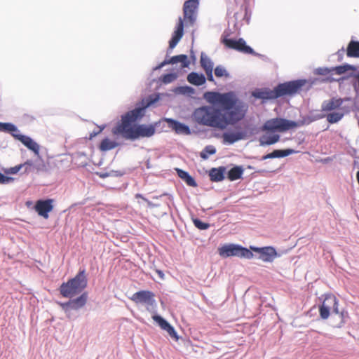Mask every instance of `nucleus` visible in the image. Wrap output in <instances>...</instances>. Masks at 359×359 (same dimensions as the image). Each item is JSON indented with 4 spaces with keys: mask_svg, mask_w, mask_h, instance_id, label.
<instances>
[{
    "mask_svg": "<svg viewBox=\"0 0 359 359\" xmlns=\"http://www.w3.org/2000/svg\"><path fill=\"white\" fill-rule=\"evenodd\" d=\"M87 285L88 279L86 270L83 269H80L74 278H69L60 285L58 291L60 295L69 299L65 302H57V304L68 318L70 317L72 311H79L86 304L88 294L83 291Z\"/></svg>",
    "mask_w": 359,
    "mask_h": 359,
    "instance_id": "1",
    "label": "nucleus"
},
{
    "mask_svg": "<svg viewBox=\"0 0 359 359\" xmlns=\"http://www.w3.org/2000/svg\"><path fill=\"white\" fill-rule=\"evenodd\" d=\"M218 107L220 112L222 130L229 126H235L241 121L248 111V105L238 99L234 92L230 91L222 94Z\"/></svg>",
    "mask_w": 359,
    "mask_h": 359,
    "instance_id": "2",
    "label": "nucleus"
},
{
    "mask_svg": "<svg viewBox=\"0 0 359 359\" xmlns=\"http://www.w3.org/2000/svg\"><path fill=\"white\" fill-rule=\"evenodd\" d=\"M323 297V300L318 306L320 317L323 320H326L330 316L332 321L339 317L340 318L339 322H333L332 327L335 328L342 327L350 319L348 311L344 308L339 309V300L334 294H325L320 299L321 300Z\"/></svg>",
    "mask_w": 359,
    "mask_h": 359,
    "instance_id": "3",
    "label": "nucleus"
},
{
    "mask_svg": "<svg viewBox=\"0 0 359 359\" xmlns=\"http://www.w3.org/2000/svg\"><path fill=\"white\" fill-rule=\"evenodd\" d=\"M219 111L218 104L216 107L201 106L194 111L193 118L201 126L222 130Z\"/></svg>",
    "mask_w": 359,
    "mask_h": 359,
    "instance_id": "4",
    "label": "nucleus"
},
{
    "mask_svg": "<svg viewBox=\"0 0 359 359\" xmlns=\"http://www.w3.org/2000/svg\"><path fill=\"white\" fill-rule=\"evenodd\" d=\"M146 114V109L143 107V102H137L134 109L129 110L121 116V121L112 128V133L114 135H121L128 132L134 123L140 121Z\"/></svg>",
    "mask_w": 359,
    "mask_h": 359,
    "instance_id": "5",
    "label": "nucleus"
},
{
    "mask_svg": "<svg viewBox=\"0 0 359 359\" xmlns=\"http://www.w3.org/2000/svg\"><path fill=\"white\" fill-rule=\"evenodd\" d=\"M146 114V109L143 107V102H137L134 109L129 110L121 116V121L112 128V133L114 135H121L128 132L134 123L140 121Z\"/></svg>",
    "mask_w": 359,
    "mask_h": 359,
    "instance_id": "6",
    "label": "nucleus"
},
{
    "mask_svg": "<svg viewBox=\"0 0 359 359\" xmlns=\"http://www.w3.org/2000/svg\"><path fill=\"white\" fill-rule=\"evenodd\" d=\"M314 81L309 82L307 79H300L280 83L276 87L278 98L285 96H294L299 93L304 87L308 91L314 84Z\"/></svg>",
    "mask_w": 359,
    "mask_h": 359,
    "instance_id": "7",
    "label": "nucleus"
},
{
    "mask_svg": "<svg viewBox=\"0 0 359 359\" xmlns=\"http://www.w3.org/2000/svg\"><path fill=\"white\" fill-rule=\"evenodd\" d=\"M162 124L161 120L154 122L151 124H140L134 123L132 128H129L128 132L121 135L126 140L132 141L139 140L140 138L151 137L156 133V128Z\"/></svg>",
    "mask_w": 359,
    "mask_h": 359,
    "instance_id": "8",
    "label": "nucleus"
},
{
    "mask_svg": "<svg viewBox=\"0 0 359 359\" xmlns=\"http://www.w3.org/2000/svg\"><path fill=\"white\" fill-rule=\"evenodd\" d=\"M219 255L224 259L236 257L241 259H251L254 257V254L251 250L240 244L225 243L218 248Z\"/></svg>",
    "mask_w": 359,
    "mask_h": 359,
    "instance_id": "9",
    "label": "nucleus"
},
{
    "mask_svg": "<svg viewBox=\"0 0 359 359\" xmlns=\"http://www.w3.org/2000/svg\"><path fill=\"white\" fill-rule=\"evenodd\" d=\"M297 128L295 121L288 120L284 118L276 117L265 121L261 127V130L270 133H284Z\"/></svg>",
    "mask_w": 359,
    "mask_h": 359,
    "instance_id": "10",
    "label": "nucleus"
},
{
    "mask_svg": "<svg viewBox=\"0 0 359 359\" xmlns=\"http://www.w3.org/2000/svg\"><path fill=\"white\" fill-rule=\"evenodd\" d=\"M233 18H234V20H232V23L233 25V29L228 27L224 31L221 36V42L225 46L226 43L229 44L231 39H232L231 38H229V36L231 35L236 30L238 29L242 25V24L238 25L239 20H245L248 24L249 23L250 15L248 13V6L243 4L241 6V13L236 12L233 14Z\"/></svg>",
    "mask_w": 359,
    "mask_h": 359,
    "instance_id": "11",
    "label": "nucleus"
},
{
    "mask_svg": "<svg viewBox=\"0 0 359 359\" xmlns=\"http://www.w3.org/2000/svg\"><path fill=\"white\" fill-rule=\"evenodd\" d=\"M249 249L254 254V257L264 262L271 263L277 257H280L276 249L273 246L257 247L250 245Z\"/></svg>",
    "mask_w": 359,
    "mask_h": 359,
    "instance_id": "12",
    "label": "nucleus"
},
{
    "mask_svg": "<svg viewBox=\"0 0 359 359\" xmlns=\"http://www.w3.org/2000/svg\"><path fill=\"white\" fill-rule=\"evenodd\" d=\"M155 294L149 290H140L135 292L130 299L136 304L147 305V310L151 313H156V302Z\"/></svg>",
    "mask_w": 359,
    "mask_h": 359,
    "instance_id": "13",
    "label": "nucleus"
},
{
    "mask_svg": "<svg viewBox=\"0 0 359 359\" xmlns=\"http://www.w3.org/2000/svg\"><path fill=\"white\" fill-rule=\"evenodd\" d=\"M248 134L246 128L235 125L233 130H226L222 133V144L224 145L233 144L238 141L245 140L248 137Z\"/></svg>",
    "mask_w": 359,
    "mask_h": 359,
    "instance_id": "14",
    "label": "nucleus"
},
{
    "mask_svg": "<svg viewBox=\"0 0 359 359\" xmlns=\"http://www.w3.org/2000/svg\"><path fill=\"white\" fill-rule=\"evenodd\" d=\"M54 200L52 198H41L35 202L34 210L44 219L49 217V212L53 210Z\"/></svg>",
    "mask_w": 359,
    "mask_h": 359,
    "instance_id": "15",
    "label": "nucleus"
},
{
    "mask_svg": "<svg viewBox=\"0 0 359 359\" xmlns=\"http://www.w3.org/2000/svg\"><path fill=\"white\" fill-rule=\"evenodd\" d=\"M177 63H180L181 67L183 69L189 67L190 65V61L189 60L188 56L185 54L174 55L170 57L169 59H165L160 64H158L156 67H154L152 68V71L154 72L156 70H159L167 65H174Z\"/></svg>",
    "mask_w": 359,
    "mask_h": 359,
    "instance_id": "16",
    "label": "nucleus"
},
{
    "mask_svg": "<svg viewBox=\"0 0 359 359\" xmlns=\"http://www.w3.org/2000/svg\"><path fill=\"white\" fill-rule=\"evenodd\" d=\"M162 123H168V126L177 135H189L191 134L189 126L172 118H163L161 119Z\"/></svg>",
    "mask_w": 359,
    "mask_h": 359,
    "instance_id": "17",
    "label": "nucleus"
},
{
    "mask_svg": "<svg viewBox=\"0 0 359 359\" xmlns=\"http://www.w3.org/2000/svg\"><path fill=\"white\" fill-rule=\"evenodd\" d=\"M198 6V0H187L183 6L184 18L187 20L190 25H193L196 20V11Z\"/></svg>",
    "mask_w": 359,
    "mask_h": 359,
    "instance_id": "18",
    "label": "nucleus"
},
{
    "mask_svg": "<svg viewBox=\"0 0 359 359\" xmlns=\"http://www.w3.org/2000/svg\"><path fill=\"white\" fill-rule=\"evenodd\" d=\"M252 95L256 99L262 100L263 103L268 100L278 98L276 86L273 89L269 88H257L252 92Z\"/></svg>",
    "mask_w": 359,
    "mask_h": 359,
    "instance_id": "19",
    "label": "nucleus"
},
{
    "mask_svg": "<svg viewBox=\"0 0 359 359\" xmlns=\"http://www.w3.org/2000/svg\"><path fill=\"white\" fill-rule=\"evenodd\" d=\"M152 319L158 325V326L163 330L166 331L169 336L175 341L179 339V336L175 330L174 327L163 317L155 313L152 316Z\"/></svg>",
    "mask_w": 359,
    "mask_h": 359,
    "instance_id": "20",
    "label": "nucleus"
},
{
    "mask_svg": "<svg viewBox=\"0 0 359 359\" xmlns=\"http://www.w3.org/2000/svg\"><path fill=\"white\" fill-rule=\"evenodd\" d=\"M229 42V44L226 43V46L229 48L234 49L245 54H257V52L252 47L247 45L243 38L231 39Z\"/></svg>",
    "mask_w": 359,
    "mask_h": 359,
    "instance_id": "21",
    "label": "nucleus"
},
{
    "mask_svg": "<svg viewBox=\"0 0 359 359\" xmlns=\"http://www.w3.org/2000/svg\"><path fill=\"white\" fill-rule=\"evenodd\" d=\"M184 34V22L183 20L180 18L179 22L175 27V29L172 34V36L169 41V47L167 50V53H169L170 50H172L181 40Z\"/></svg>",
    "mask_w": 359,
    "mask_h": 359,
    "instance_id": "22",
    "label": "nucleus"
},
{
    "mask_svg": "<svg viewBox=\"0 0 359 359\" xmlns=\"http://www.w3.org/2000/svg\"><path fill=\"white\" fill-rule=\"evenodd\" d=\"M346 101H351V98L348 97L344 98L332 97L329 100H325L321 105L322 111H330L340 109L343 103Z\"/></svg>",
    "mask_w": 359,
    "mask_h": 359,
    "instance_id": "23",
    "label": "nucleus"
},
{
    "mask_svg": "<svg viewBox=\"0 0 359 359\" xmlns=\"http://www.w3.org/2000/svg\"><path fill=\"white\" fill-rule=\"evenodd\" d=\"M324 117H325V115L322 114L320 111L311 110L309 114L306 116H303L302 119L297 121H295L297 128L309 125L316 121L323 118Z\"/></svg>",
    "mask_w": 359,
    "mask_h": 359,
    "instance_id": "24",
    "label": "nucleus"
},
{
    "mask_svg": "<svg viewBox=\"0 0 359 359\" xmlns=\"http://www.w3.org/2000/svg\"><path fill=\"white\" fill-rule=\"evenodd\" d=\"M298 151L293 149H274L272 152L263 155L260 161H265L271 158H280L287 157L291 154H297Z\"/></svg>",
    "mask_w": 359,
    "mask_h": 359,
    "instance_id": "25",
    "label": "nucleus"
},
{
    "mask_svg": "<svg viewBox=\"0 0 359 359\" xmlns=\"http://www.w3.org/2000/svg\"><path fill=\"white\" fill-rule=\"evenodd\" d=\"M0 132L10 134L18 141L24 135L20 133V130L14 123L10 122H0Z\"/></svg>",
    "mask_w": 359,
    "mask_h": 359,
    "instance_id": "26",
    "label": "nucleus"
},
{
    "mask_svg": "<svg viewBox=\"0 0 359 359\" xmlns=\"http://www.w3.org/2000/svg\"><path fill=\"white\" fill-rule=\"evenodd\" d=\"M313 74L316 75L325 76V77L322 79L321 82L323 83H332L334 81H339L341 79H335L333 77L332 67H318L314 69Z\"/></svg>",
    "mask_w": 359,
    "mask_h": 359,
    "instance_id": "27",
    "label": "nucleus"
},
{
    "mask_svg": "<svg viewBox=\"0 0 359 359\" xmlns=\"http://www.w3.org/2000/svg\"><path fill=\"white\" fill-rule=\"evenodd\" d=\"M244 169L242 165H232L228 170H226V177L230 181H235L242 178Z\"/></svg>",
    "mask_w": 359,
    "mask_h": 359,
    "instance_id": "28",
    "label": "nucleus"
},
{
    "mask_svg": "<svg viewBox=\"0 0 359 359\" xmlns=\"http://www.w3.org/2000/svg\"><path fill=\"white\" fill-rule=\"evenodd\" d=\"M226 168L219 166L218 168H212L209 171L210 180L212 182H222L225 179Z\"/></svg>",
    "mask_w": 359,
    "mask_h": 359,
    "instance_id": "29",
    "label": "nucleus"
},
{
    "mask_svg": "<svg viewBox=\"0 0 359 359\" xmlns=\"http://www.w3.org/2000/svg\"><path fill=\"white\" fill-rule=\"evenodd\" d=\"M187 81L196 86H203L206 83V77L203 73L190 72L187 77Z\"/></svg>",
    "mask_w": 359,
    "mask_h": 359,
    "instance_id": "30",
    "label": "nucleus"
},
{
    "mask_svg": "<svg viewBox=\"0 0 359 359\" xmlns=\"http://www.w3.org/2000/svg\"><path fill=\"white\" fill-rule=\"evenodd\" d=\"M21 139L19 140L24 146H25L28 149L33 151L34 154L39 156L40 147L37 142H36L32 137L29 136L24 135L20 137Z\"/></svg>",
    "mask_w": 359,
    "mask_h": 359,
    "instance_id": "31",
    "label": "nucleus"
},
{
    "mask_svg": "<svg viewBox=\"0 0 359 359\" xmlns=\"http://www.w3.org/2000/svg\"><path fill=\"white\" fill-rule=\"evenodd\" d=\"M178 177L182 180L188 186L196 187L198 186L195 179L187 172L181 168H175Z\"/></svg>",
    "mask_w": 359,
    "mask_h": 359,
    "instance_id": "32",
    "label": "nucleus"
},
{
    "mask_svg": "<svg viewBox=\"0 0 359 359\" xmlns=\"http://www.w3.org/2000/svg\"><path fill=\"white\" fill-rule=\"evenodd\" d=\"M280 135L276 133H273L269 135H263L259 138V146L266 147L273 145L280 140Z\"/></svg>",
    "mask_w": 359,
    "mask_h": 359,
    "instance_id": "33",
    "label": "nucleus"
},
{
    "mask_svg": "<svg viewBox=\"0 0 359 359\" xmlns=\"http://www.w3.org/2000/svg\"><path fill=\"white\" fill-rule=\"evenodd\" d=\"M346 55L348 57L359 58V41L352 37L346 47Z\"/></svg>",
    "mask_w": 359,
    "mask_h": 359,
    "instance_id": "34",
    "label": "nucleus"
},
{
    "mask_svg": "<svg viewBox=\"0 0 359 359\" xmlns=\"http://www.w3.org/2000/svg\"><path fill=\"white\" fill-rule=\"evenodd\" d=\"M332 74L337 75H342L347 73L350 70L355 71L356 67L348 63H344L341 65L332 67Z\"/></svg>",
    "mask_w": 359,
    "mask_h": 359,
    "instance_id": "35",
    "label": "nucleus"
},
{
    "mask_svg": "<svg viewBox=\"0 0 359 359\" xmlns=\"http://www.w3.org/2000/svg\"><path fill=\"white\" fill-rule=\"evenodd\" d=\"M201 66L203 69L206 72L213 71L214 69V62L212 60L203 52L201 54V60H200Z\"/></svg>",
    "mask_w": 359,
    "mask_h": 359,
    "instance_id": "36",
    "label": "nucleus"
},
{
    "mask_svg": "<svg viewBox=\"0 0 359 359\" xmlns=\"http://www.w3.org/2000/svg\"><path fill=\"white\" fill-rule=\"evenodd\" d=\"M118 145V143L116 141L111 140L109 138L105 137L101 141L99 145V149L102 151H107L116 148Z\"/></svg>",
    "mask_w": 359,
    "mask_h": 359,
    "instance_id": "37",
    "label": "nucleus"
},
{
    "mask_svg": "<svg viewBox=\"0 0 359 359\" xmlns=\"http://www.w3.org/2000/svg\"><path fill=\"white\" fill-rule=\"evenodd\" d=\"M204 99L210 104L219 102L222 98V94L215 91H207L203 94Z\"/></svg>",
    "mask_w": 359,
    "mask_h": 359,
    "instance_id": "38",
    "label": "nucleus"
},
{
    "mask_svg": "<svg viewBox=\"0 0 359 359\" xmlns=\"http://www.w3.org/2000/svg\"><path fill=\"white\" fill-rule=\"evenodd\" d=\"M161 99V95L160 93H154L151 95H149L148 97H147L144 99H142L140 102H143V107L147 109L153 104H156L157 102H158Z\"/></svg>",
    "mask_w": 359,
    "mask_h": 359,
    "instance_id": "39",
    "label": "nucleus"
},
{
    "mask_svg": "<svg viewBox=\"0 0 359 359\" xmlns=\"http://www.w3.org/2000/svg\"><path fill=\"white\" fill-rule=\"evenodd\" d=\"M176 94L191 95L195 93V89L189 86H178L173 89Z\"/></svg>",
    "mask_w": 359,
    "mask_h": 359,
    "instance_id": "40",
    "label": "nucleus"
},
{
    "mask_svg": "<svg viewBox=\"0 0 359 359\" xmlns=\"http://www.w3.org/2000/svg\"><path fill=\"white\" fill-rule=\"evenodd\" d=\"M344 116V113L333 111L327 115V121L331 124L339 122Z\"/></svg>",
    "mask_w": 359,
    "mask_h": 359,
    "instance_id": "41",
    "label": "nucleus"
},
{
    "mask_svg": "<svg viewBox=\"0 0 359 359\" xmlns=\"http://www.w3.org/2000/svg\"><path fill=\"white\" fill-rule=\"evenodd\" d=\"M216 151V148L213 145H207L201 152L200 156L201 158L205 160L208 159L210 155L215 154Z\"/></svg>",
    "mask_w": 359,
    "mask_h": 359,
    "instance_id": "42",
    "label": "nucleus"
},
{
    "mask_svg": "<svg viewBox=\"0 0 359 359\" xmlns=\"http://www.w3.org/2000/svg\"><path fill=\"white\" fill-rule=\"evenodd\" d=\"M178 77V75L177 73L175 72H170V73H167V74H163L162 76H161V77L159 78V80L165 83V84H168V83H170L172 81H174L175 80H176Z\"/></svg>",
    "mask_w": 359,
    "mask_h": 359,
    "instance_id": "43",
    "label": "nucleus"
},
{
    "mask_svg": "<svg viewBox=\"0 0 359 359\" xmlns=\"http://www.w3.org/2000/svg\"><path fill=\"white\" fill-rule=\"evenodd\" d=\"M214 72L215 76L217 78H221L223 76L226 78L230 77L229 73L222 65L216 66V67L214 69Z\"/></svg>",
    "mask_w": 359,
    "mask_h": 359,
    "instance_id": "44",
    "label": "nucleus"
},
{
    "mask_svg": "<svg viewBox=\"0 0 359 359\" xmlns=\"http://www.w3.org/2000/svg\"><path fill=\"white\" fill-rule=\"evenodd\" d=\"M193 223L194 226L200 230H206L210 226L209 223L204 222L198 218L193 219Z\"/></svg>",
    "mask_w": 359,
    "mask_h": 359,
    "instance_id": "45",
    "label": "nucleus"
},
{
    "mask_svg": "<svg viewBox=\"0 0 359 359\" xmlns=\"http://www.w3.org/2000/svg\"><path fill=\"white\" fill-rule=\"evenodd\" d=\"M135 198H141L144 201L147 202V205L149 208H158L160 206L159 204H156V203H152L151 201H149L147 198H145L142 194H140V193H137L135 195Z\"/></svg>",
    "mask_w": 359,
    "mask_h": 359,
    "instance_id": "46",
    "label": "nucleus"
},
{
    "mask_svg": "<svg viewBox=\"0 0 359 359\" xmlns=\"http://www.w3.org/2000/svg\"><path fill=\"white\" fill-rule=\"evenodd\" d=\"M22 168V165H20V164H19L14 167H11V168L4 169V172L6 175H15V174H17Z\"/></svg>",
    "mask_w": 359,
    "mask_h": 359,
    "instance_id": "47",
    "label": "nucleus"
},
{
    "mask_svg": "<svg viewBox=\"0 0 359 359\" xmlns=\"http://www.w3.org/2000/svg\"><path fill=\"white\" fill-rule=\"evenodd\" d=\"M20 165H22V168H25V172H32L34 168V163L32 160H27L24 163L20 164Z\"/></svg>",
    "mask_w": 359,
    "mask_h": 359,
    "instance_id": "48",
    "label": "nucleus"
},
{
    "mask_svg": "<svg viewBox=\"0 0 359 359\" xmlns=\"http://www.w3.org/2000/svg\"><path fill=\"white\" fill-rule=\"evenodd\" d=\"M14 181L12 177L6 176L0 172V184H8Z\"/></svg>",
    "mask_w": 359,
    "mask_h": 359,
    "instance_id": "49",
    "label": "nucleus"
},
{
    "mask_svg": "<svg viewBox=\"0 0 359 359\" xmlns=\"http://www.w3.org/2000/svg\"><path fill=\"white\" fill-rule=\"evenodd\" d=\"M345 52L346 53V49H345L344 47H342L334 54V55H336L337 56V62H340L343 60ZM332 56H334V55H331V57Z\"/></svg>",
    "mask_w": 359,
    "mask_h": 359,
    "instance_id": "50",
    "label": "nucleus"
},
{
    "mask_svg": "<svg viewBox=\"0 0 359 359\" xmlns=\"http://www.w3.org/2000/svg\"><path fill=\"white\" fill-rule=\"evenodd\" d=\"M124 174H125V172L121 171V170H111L109 171V177H118L123 176Z\"/></svg>",
    "mask_w": 359,
    "mask_h": 359,
    "instance_id": "51",
    "label": "nucleus"
},
{
    "mask_svg": "<svg viewBox=\"0 0 359 359\" xmlns=\"http://www.w3.org/2000/svg\"><path fill=\"white\" fill-rule=\"evenodd\" d=\"M95 174H96V175H97L98 177H100L102 179H105V178L109 177V172L100 171V172H96Z\"/></svg>",
    "mask_w": 359,
    "mask_h": 359,
    "instance_id": "52",
    "label": "nucleus"
},
{
    "mask_svg": "<svg viewBox=\"0 0 359 359\" xmlns=\"http://www.w3.org/2000/svg\"><path fill=\"white\" fill-rule=\"evenodd\" d=\"M164 196H168L170 201L173 202V196L171 194H169L168 193H163V194H161L160 196H155L153 197V198L158 199V198H161V197H163Z\"/></svg>",
    "mask_w": 359,
    "mask_h": 359,
    "instance_id": "53",
    "label": "nucleus"
},
{
    "mask_svg": "<svg viewBox=\"0 0 359 359\" xmlns=\"http://www.w3.org/2000/svg\"><path fill=\"white\" fill-rule=\"evenodd\" d=\"M104 128V126H102L100 128L99 130L97 131H93L90 134V137H89V139L90 140H92L93 137H95V136H97L99 133H100L102 130Z\"/></svg>",
    "mask_w": 359,
    "mask_h": 359,
    "instance_id": "54",
    "label": "nucleus"
},
{
    "mask_svg": "<svg viewBox=\"0 0 359 359\" xmlns=\"http://www.w3.org/2000/svg\"><path fill=\"white\" fill-rule=\"evenodd\" d=\"M212 72L213 71H209V72H205V74L207 75L206 80L208 79L209 81L215 82V79H214V76H213Z\"/></svg>",
    "mask_w": 359,
    "mask_h": 359,
    "instance_id": "55",
    "label": "nucleus"
},
{
    "mask_svg": "<svg viewBox=\"0 0 359 359\" xmlns=\"http://www.w3.org/2000/svg\"><path fill=\"white\" fill-rule=\"evenodd\" d=\"M252 55H255V56H257V57H260L262 60H263L264 61H268L269 60L268 57L264 55H262V54H259L258 53H257V54H252Z\"/></svg>",
    "mask_w": 359,
    "mask_h": 359,
    "instance_id": "56",
    "label": "nucleus"
},
{
    "mask_svg": "<svg viewBox=\"0 0 359 359\" xmlns=\"http://www.w3.org/2000/svg\"><path fill=\"white\" fill-rule=\"evenodd\" d=\"M156 272L157 273V274L158 275L159 278L161 279V280H164L165 279V274L163 272V271L160 270V269H156Z\"/></svg>",
    "mask_w": 359,
    "mask_h": 359,
    "instance_id": "57",
    "label": "nucleus"
},
{
    "mask_svg": "<svg viewBox=\"0 0 359 359\" xmlns=\"http://www.w3.org/2000/svg\"><path fill=\"white\" fill-rule=\"evenodd\" d=\"M191 58L194 62L196 60V55L192 50H191Z\"/></svg>",
    "mask_w": 359,
    "mask_h": 359,
    "instance_id": "58",
    "label": "nucleus"
},
{
    "mask_svg": "<svg viewBox=\"0 0 359 359\" xmlns=\"http://www.w3.org/2000/svg\"><path fill=\"white\" fill-rule=\"evenodd\" d=\"M339 320H340V318H339V317H337V318L334 320V322H339ZM332 323H333V321H332V320H330V325H331L332 326Z\"/></svg>",
    "mask_w": 359,
    "mask_h": 359,
    "instance_id": "59",
    "label": "nucleus"
},
{
    "mask_svg": "<svg viewBox=\"0 0 359 359\" xmlns=\"http://www.w3.org/2000/svg\"><path fill=\"white\" fill-rule=\"evenodd\" d=\"M355 88H357L358 90L359 91V74H358L357 85Z\"/></svg>",
    "mask_w": 359,
    "mask_h": 359,
    "instance_id": "60",
    "label": "nucleus"
},
{
    "mask_svg": "<svg viewBox=\"0 0 359 359\" xmlns=\"http://www.w3.org/2000/svg\"><path fill=\"white\" fill-rule=\"evenodd\" d=\"M356 179H357L358 183L359 184V170L356 173Z\"/></svg>",
    "mask_w": 359,
    "mask_h": 359,
    "instance_id": "61",
    "label": "nucleus"
},
{
    "mask_svg": "<svg viewBox=\"0 0 359 359\" xmlns=\"http://www.w3.org/2000/svg\"><path fill=\"white\" fill-rule=\"evenodd\" d=\"M248 168H249V169H253V167H252V166H251V165H248Z\"/></svg>",
    "mask_w": 359,
    "mask_h": 359,
    "instance_id": "62",
    "label": "nucleus"
},
{
    "mask_svg": "<svg viewBox=\"0 0 359 359\" xmlns=\"http://www.w3.org/2000/svg\"><path fill=\"white\" fill-rule=\"evenodd\" d=\"M229 14H230V13H229V10H228V11H227V15L229 16Z\"/></svg>",
    "mask_w": 359,
    "mask_h": 359,
    "instance_id": "63",
    "label": "nucleus"
}]
</instances>
